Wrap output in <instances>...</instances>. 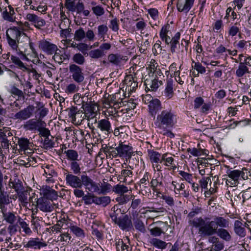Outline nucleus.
<instances>
[{
    "label": "nucleus",
    "mask_w": 251,
    "mask_h": 251,
    "mask_svg": "<svg viewBox=\"0 0 251 251\" xmlns=\"http://www.w3.org/2000/svg\"><path fill=\"white\" fill-rule=\"evenodd\" d=\"M175 123L173 113L171 111L163 110L157 116L154 126L158 133L173 138L175 135L168 128L172 127Z\"/></svg>",
    "instance_id": "obj_1"
},
{
    "label": "nucleus",
    "mask_w": 251,
    "mask_h": 251,
    "mask_svg": "<svg viewBox=\"0 0 251 251\" xmlns=\"http://www.w3.org/2000/svg\"><path fill=\"white\" fill-rule=\"evenodd\" d=\"M19 34L17 32L11 31L7 30L6 32V39L8 45L12 50L16 51L17 54L24 57H26L24 52L28 47V42L29 37H25L24 40H22V38L18 37Z\"/></svg>",
    "instance_id": "obj_2"
},
{
    "label": "nucleus",
    "mask_w": 251,
    "mask_h": 251,
    "mask_svg": "<svg viewBox=\"0 0 251 251\" xmlns=\"http://www.w3.org/2000/svg\"><path fill=\"white\" fill-rule=\"evenodd\" d=\"M3 221L9 224L7 230L12 236L17 232L20 228L18 225L21 217L16 212L8 211L7 208L1 210Z\"/></svg>",
    "instance_id": "obj_3"
},
{
    "label": "nucleus",
    "mask_w": 251,
    "mask_h": 251,
    "mask_svg": "<svg viewBox=\"0 0 251 251\" xmlns=\"http://www.w3.org/2000/svg\"><path fill=\"white\" fill-rule=\"evenodd\" d=\"M229 226V221L228 219H226L224 217L220 216H215L213 220H208V223L205 227V229L209 236L213 235L216 234L217 230L219 228V226L221 228H226Z\"/></svg>",
    "instance_id": "obj_4"
},
{
    "label": "nucleus",
    "mask_w": 251,
    "mask_h": 251,
    "mask_svg": "<svg viewBox=\"0 0 251 251\" xmlns=\"http://www.w3.org/2000/svg\"><path fill=\"white\" fill-rule=\"evenodd\" d=\"M36 207L44 212H50L58 207V204L46 198L40 197L37 199L36 204Z\"/></svg>",
    "instance_id": "obj_5"
},
{
    "label": "nucleus",
    "mask_w": 251,
    "mask_h": 251,
    "mask_svg": "<svg viewBox=\"0 0 251 251\" xmlns=\"http://www.w3.org/2000/svg\"><path fill=\"white\" fill-rule=\"evenodd\" d=\"M69 71L75 82L78 84L83 82L85 77L82 68L75 64H70Z\"/></svg>",
    "instance_id": "obj_6"
},
{
    "label": "nucleus",
    "mask_w": 251,
    "mask_h": 251,
    "mask_svg": "<svg viewBox=\"0 0 251 251\" xmlns=\"http://www.w3.org/2000/svg\"><path fill=\"white\" fill-rule=\"evenodd\" d=\"M68 116L72 122L75 125H79L86 118V115L82 110L76 107L72 106L68 110Z\"/></svg>",
    "instance_id": "obj_7"
},
{
    "label": "nucleus",
    "mask_w": 251,
    "mask_h": 251,
    "mask_svg": "<svg viewBox=\"0 0 251 251\" xmlns=\"http://www.w3.org/2000/svg\"><path fill=\"white\" fill-rule=\"evenodd\" d=\"M84 113L86 115V118L88 121L94 120V123L97 122V119L95 117L97 115V112L98 109L97 104L94 101H88L83 105Z\"/></svg>",
    "instance_id": "obj_8"
},
{
    "label": "nucleus",
    "mask_w": 251,
    "mask_h": 251,
    "mask_svg": "<svg viewBox=\"0 0 251 251\" xmlns=\"http://www.w3.org/2000/svg\"><path fill=\"white\" fill-rule=\"evenodd\" d=\"M118 153L119 157L125 158L126 161L129 160V163H131L133 159H131V156L133 153L132 148L127 145L124 144L123 142H120L118 146Z\"/></svg>",
    "instance_id": "obj_9"
},
{
    "label": "nucleus",
    "mask_w": 251,
    "mask_h": 251,
    "mask_svg": "<svg viewBox=\"0 0 251 251\" xmlns=\"http://www.w3.org/2000/svg\"><path fill=\"white\" fill-rule=\"evenodd\" d=\"M81 187L83 185L86 191L93 193L99 191V183L95 182L89 176L83 175H81Z\"/></svg>",
    "instance_id": "obj_10"
},
{
    "label": "nucleus",
    "mask_w": 251,
    "mask_h": 251,
    "mask_svg": "<svg viewBox=\"0 0 251 251\" xmlns=\"http://www.w3.org/2000/svg\"><path fill=\"white\" fill-rule=\"evenodd\" d=\"M39 48L48 55H52L56 53L57 50L60 51L56 45L46 40H43L39 42Z\"/></svg>",
    "instance_id": "obj_11"
},
{
    "label": "nucleus",
    "mask_w": 251,
    "mask_h": 251,
    "mask_svg": "<svg viewBox=\"0 0 251 251\" xmlns=\"http://www.w3.org/2000/svg\"><path fill=\"white\" fill-rule=\"evenodd\" d=\"M210 220L209 218L205 217L204 219L200 217L196 220L192 221V225L196 227H200L199 229V233L202 236H209L208 233L205 229V227L208 223V220Z\"/></svg>",
    "instance_id": "obj_12"
},
{
    "label": "nucleus",
    "mask_w": 251,
    "mask_h": 251,
    "mask_svg": "<svg viewBox=\"0 0 251 251\" xmlns=\"http://www.w3.org/2000/svg\"><path fill=\"white\" fill-rule=\"evenodd\" d=\"M65 180L67 185L73 188H81L82 178L70 173H66L65 174Z\"/></svg>",
    "instance_id": "obj_13"
},
{
    "label": "nucleus",
    "mask_w": 251,
    "mask_h": 251,
    "mask_svg": "<svg viewBox=\"0 0 251 251\" xmlns=\"http://www.w3.org/2000/svg\"><path fill=\"white\" fill-rule=\"evenodd\" d=\"M34 109V106L29 105L26 107L16 113L14 116V119L21 121L27 120L33 115Z\"/></svg>",
    "instance_id": "obj_14"
},
{
    "label": "nucleus",
    "mask_w": 251,
    "mask_h": 251,
    "mask_svg": "<svg viewBox=\"0 0 251 251\" xmlns=\"http://www.w3.org/2000/svg\"><path fill=\"white\" fill-rule=\"evenodd\" d=\"M29 192L25 188L17 194L12 196V199L15 200L18 198L19 201L23 207H27L29 204Z\"/></svg>",
    "instance_id": "obj_15"
},
{
    "label": "nucleus",
    "mask_w": 251,
    "mask_h": 251,
    "mask_svg": "<svg viewBox=\"0 0 251 251\" xmlns=\"http://www.w3.org/2000/svg\"><path fill=\"white\" fill-rule=\"evenodd\" d=\"M115 224L123 230L129 231L132 227L131 220L127 215L120 217Z\"/></svg>",
    "instance_id": "obj_16"
},
{
    "label": "nucleus",
    "mask_w": 251,
    "mask_h": 251,
    "mask_svg": "<svg viewBox=\"0 0 251 251\" xmlns=\"http://www.w3.org/2000/svg\"><path fill=\"white\" fill-rule=\"evenodd\" d=\"M25 19L37 29H41L42 27L46 25V21L44 19L34 14L28 13L26 15Z\"/></svg>",
    "instance_id": "obj_17"
},
{
    "label": "nucleus",
    "mask_w": 251,
    "mask_h": 251,
    "mask_svg": "<svg viewBox=\"0 0 251 251\" xmlns=\"http://www.w3.org/2000/svg\"><path fill=\"white\" fill-rule=\"evenodd\" d=\"M107 60L114 65L120 66L122 63L126 62L128 58L119 53H110L107 56Z\"/></svg>",
    "instance_id": "obj_18"
},
{
    "label": "nucleus",
    "mask_w": 251,
    "mask_h": 251,
    "mask_svg": "<svg viewBox=\"0 0 251 251\" xmlns=\"http://www.w3.org/2000/svg\"><path fill=\"white\" fill-rule=\"evenodd\" d=\"M41 191L43 195L42 198L50 199L52 201L58 198V195L57 192L49 186H43Z\"/></svg>",
    "instance_id": "obj_19"
},
{
    "label": "nucleus",
    "mask_w": 251,
    "mask_h": 251,
    "mask_svg": "<svg viewBox=\"0 0 251 251\" xmlns=\"http://www.w3.org/2000/svg\"><path fill=\"white\" fill-rule=\"evenodd\" d=\"M43 125V121L40 119H32L27 121L23 125L24 128L26 130L35 131L38 130L40 126Z\"/></svg>",
    "instance_id": "obj_20"
},
{
    "label": "nucleus",
    "mask_w": 251,
    "mask_h": 251,
    "mask_svg": "<svg viewBox=\"0 0 251 251\" xmlns=\"http://www.w3.org/2000/svg\"><path fill=\"white\" fill-rule=\"evenodd\" d=\"M194 1L195 0H185L182 1L181 0H178L176 5L178 11L187 13L193 6Z\"/></svg>",
    "instance_id": "obj_21"
},
{
    "label": "nucleus",
    "mask_w": 251,
    "mask_h": 251,
    "mask_svg": "<svg viewBox=\"0 0 251 251\" xmlns=\"http://www.w3.org/2000/svg\"><path fill=\"white\" fill-rule=\"evenodd\" d=\"M47 246V244L46 243L40 242L39 238H31L28 242L25 243L24 247L40 249L41 248L45 247Z\"/></svg>",
    "instance_id": "obj_22"
},
{
    "label": "nucleus",
    "mask_w": 251,
    "mask_h": 251,
    "mask_svg": "<svg viewBox=\"0 0 251 251\" xmlns=\"http://www.w3.org/2000/svg\"><path fill=\"white\" fill-rule=\"evenodd\" d=\"M97 123V127L101 131L108 135L112 132L111 123L107 119H102Z\"/></svg>",
    "instance_id": "obj_23"
},
{
    "label": "nucleus",
    "mask_w": 251,
    "mask_h": 251,
    "mask_svg": "<svg viewBox=\"0 0 251 251\" xmlns=\"http://www.w3.org/2000/svg\"><path fill=\"white\" fill-rule=\"evenodd\" d=\"M162 108L160 101L158 99L151 100L149 104V112L154 118L157 112Z\"/></svg>",
    "instance_id": "obj_24"
},
{
    "label": "nucleus",
    "mask_w": 251,
    "mask_h": 251,
    "mask_svg": "<svg viewBox=\"0 0 251 251\" xmlns=\"http://www.w3.org/2000/svg\"><path fill=\"white\" fill-rule=\"evenodd\" d=\"M10 198L7 192L4 191V187L0 188V210L7 208L5 205L9 204Z\"/></svg>",
    "instance_id": "obj_25"
},
{
    "label": "nucleus",
    "mask_w": 251,
    "mask_h": 251,
    "mask_svg": "<svg viewBox=\"0 0 251 251\" xmlns=\"http://www.w3.org/2000/svg\"><path fill=\"white\" fill-rule=\"evenodd\" d=\"M8 186L10 188L13 189L16 194L25 188L22 181L17 178L10 179Z\"/></svg>",
    "instance_id": "obj_26"
},
{
    "label": "nucleus",
    "mask_w": 251,
    "mask_h": 251,
    "mask_svg": "<svg viewBox=\"0 0 251 251\" xmlns=\"http://www.w3.org/2000/svg\"><path fill=\"white\" fill-rule=\"evenodd\" d=\"M45 174H43L46 178V182L48 184L53 183L55 180L53 177H56L57 173L53 169H50V167H46V169L44 170Z\"/></svg>",
    "instance_id": "obj_27"
},
{
    "label": "nucleus",
    "mask_w": 251,
    "mask_h": 251,
    "mask_svg": "<svg viewBox=\"0 0 251 251\" xmlns=\"http://www.w3.org/2000/svg\"><path fill=\"white\" fill-rule=\"evenodd\" d=\"M234 231L235 233L241 237L246 236V230L243 226V223L239 221L236 220L234 223Z\"/></svg>",
    "instance_id": "obj_28"
},
{
    "label": "nucleus",
    "mask_w": 251,
    "mask_h": 251,
    "mask_svg": "<svg viewBox=\"0 0 251 251\" xmlns=\"http://www.w3.org/2000/svg\"><path fill=\"white\" fill-rule=\"evenodd\" d=\"M118 95V94H115L108 97L104 101L105 104L109 106H113L116 105H118L119 107L121 106L122 104L124 102L122 100L120 102L117 100L116 98Z\"/></svg>",
    "instance_id": "obj_29"
},
{
    "label": "nucleus",
    "mask_w": 251,
    "mask_h": 251,
    "mask_svg": "<svg viewBox=\"0 0 251 251\" xmlns=\"http://www.w3.org/2000/svg\"><path fill=\"white\" fill-rule=\"evenodd\" d=\"M7 30H11V31H15L18 33L19 35L18 36V37L22 38V36L23 39L24 40V38L25 37H28L26 34L24 33L25 31H27L28 30L25 28V27L22 25L20 23H19V26H13L10 27Z\"/></svg>",
    "instance_id": "obj_30"
},
{
    "label": "nucleus",
    "mask_w": 251,
    "mask_h": 251,
    "mask_svg": "<svg viewBox=\"0 0 251 251\" xmlns=\"http://www.w3.org/2000/svg\"><path fill=\"white\" fill-rule=\"evenodd\" d=\"M148 155L152 163H158L159 162H162V155L158 152L153 150H149Z\"/></svg>",
    "instance_id": "obj_31"
},
{
    "label": "nucleus",
    "mask_w": 251,
    "mask_h": 251,
    "mask_svg": "<svg viewBox=\"0 0 251 251\" xmlns=\"http://www.w3.org/2000/svg\"><path fill=\"white\" fill-rule=\"evenodd\" d=\"M216 234H217L220 238L226 242H228L231 239V236L230 233L225 228H219L217 230Z\"/></svg>",
    "instance_id": "obj_32"
},
{
    "label": "nucleus",
    "mask_w": 251,
    "mask_h": 251,
    "mask_svg": "<svg viewBox=\"0 0 251 251\" xmlns=\"http://www.w3.org/2000/svg\"><path fill=\"white\" fill-rule=\"evenodd\" d=\"M125 81L128 87V91L129 92H133L138 86V83L134 80L133 77L131 75L127 76L125 79Z\"/></svg>",
    "instance_id": "obj_33"
},
{
    "label": "nucleus",
    "mask_w": 251,
    "mask_h": 251,
    "mask_svg": "<svg viewBox=\"0 0 251 251\" xmlns=\"http://www.w3.org/2000/svg\"><path fill=\"white\" fill-rule=\"evenodd\" d=\"M170 25L169 24L164 25L161 28L160 32V37L161 40L165 42L168 43L170 42V37L167 35V33L169 31Z\"/></svg>",
    "instance_id": "obj_34"
},
{
    "label": "nucleus",
    "mask_w": 251,
    "mask_h": 251,
    "mask_svg": "<svg viewBox=\"0 0 251 251\" xmlns=\"http://www.w3.org/2000/svg\"><path fill=\"white\" fill-rule=\"evenodd\" d=\"M180 33L178 32L171 39L170 38V42H168V43H166L167 45L171 44V51L172 53H174L176 51V49L177 47V45L178 44V40L180 39Z\"/></svg>",
    "instance_id": "obj_35"
},
{
    "label": "nucleus",
    "mask_w": 251,
    "mask_h": 251,
    "mask_svg": "<svg viewBox=\"0 0 251 251\" xmlns=\"http://www.w3.org/2000/svg\"><path fill=\"white\" fill-rule=\"evenodd\" d=\"M67 158L72 161H79L80 160L78 152L74 150H68L65 151Z\"/></svg>",
    "instance_id": "obj_36"
},
{
    "label": "nucleus",
    "mask_w": 251,
    "mask_h": 251,
    "mask_svg": "<svg viewBox=\"0 0 251 251\" xmlns=\"http://www.w3.org/2000/svg\"><path fill=\"white\" fill-rule=\"evenodd\" d=\"M112 212L110 214V217L112 220L115 223L120 217L122 213V211L120 208H119L118 205H114L111 209Z\"/></svg>",
    "instance_id": "obj_37"
},
{
    "label": "nucleus",
    "mask_w": 251,
    "mask_h": 251,
    "mask_svg": "<svg viewBox=\"0 0 251 251\" xmlns=\"http://www.w3.org/2000/svg\"><path fill=\"white\" fill-rule=\"evenodd\" d=\"M108 27L105 25H101L98 26L97 34L99 37L102 39L103 41H105V35L107 34L108 31Z\"/></svg>",
    "instance_id": "obj_38"
},
{
    "label": "nucleus",
    "mask_w": 251,
    "mask_h": 251,
    "mask_svg": "<svg viewBox=\"0 0 251 251\" xmlns=\"http://www.w3.org/2000/svg\"><path fill=\"white\" fill-rule=\"evenodd\" d=\"M145 83L147 86H149L152 91H155L158 88L159 85L162 84V81H158L155 78L151 80L146 79L145 81Z\"/></svg>",
    "instance_id": "obj_39"
},
{
    "label": "nucleus",
    "mask_w": 251,
    "mask_h": 251,
    "mask_svg": "<svg viewBox=\"0 0 251 251\" xmlns=\"http://www.w3.org/2000/svg\"><path fill=\"white\" fill-rule=\"evenodd\" d=\"M164 161V165L166 166H172L173 168L176 166L174 162V159L172 156H169V153H166L162 155V162Z\"/></svg>",
    "instance_id": "obj_40"
},
{
    "label": "nucleus",
    "mask_w": 251,
    "mask_h": 251,
    "mask_svg": "<svg viewBox=\"0 0 251 251\" xmlns=\"http://www.w3.org/2000/svg\"><path fill=\"white\" fill-rule=\"evenodd\" d=\"M88 99L84 96H81L79 93L75 94L74 96V101L75 103L78 105H82L83 108V105H84L88 101Z\"/></svg>",
    "instance_id": "obj_41"
},
{
    "label": "nucleus",
    "mask_w": 251,
    "mask_h": 251,
    "mask_svg": "<svg viewBox=\"0 0 251 251\" xmlns=\"http://www.w3.org/2000/svg\"><path fill=\"white\" fill-rule=\"evenodd\" d=\"M10 57L12 62L13 63L17 68L22 70L23 71L27 70V68L25 66L24 63L21 61L18 57L11 55Z\"/></svg>",
    "instance_id": "obj_42"
},
{
    "label": "nucleus",
    "mask_w": 251,
    "mask_h": 251,
    "mask_svg": "<svg viewBox=\"0 0 251 251\" xmlns=\"http://www.w3.org/2000/svg\"><path fill=\"white\" fill-rule=\"evenodd\" d=\"M249 73V69L247 66L245 65L243 62H240L238 68L236 71V75L240 77L243 76L245 74Z\"/></svg>",
    "instance_id": "obj_43"
},
{
    "label": "nucleus",
    "mask_w": 251,
    "mask_h": 251,
    "mask_svg": "<svg viewBox=\"0 0 251 251\" xmlns=\"http://www.w3.org/2000/svg\"><path fill=\"white\" fill-rule=\"evenodd\" d=\"M15 14L14 9L10 8V11L8 12L7 10L3 11L2 13V17L5 20L10 22H13L15 18L13 16Z\"/></svg>",
    "instance_id": "obj_44"
},
{
    "label": "nucleus",
    "mask_w": 251,
    "mask_h": 251,
    "mask_svg": "<svg viewBox=\"0 0 251 251\" xmlns=\"http://www.w3.org/2000/svg\"><path fill=\"white\" fill-rule=\"evenodd\" d=\"M88 55L91 58L98 59L104 56L105 53H103L99 48L90 50L88 53Z\"/></svg>",
    "instance_id": "obj_45"
},
{
    "label": "nucleus",
    "mask_w": 251,
    "mask_h": 251,
    "mask_svg": "<svg viewBox=\"0 0 251 251\" xmlns=\"http://www.w3.org/2000/svg\"><path fill=\"white\" fill-rule=\"evenodd\" d=\"M111 201L110 198L108 196H103L100 197H96L95 204L101 205L105 207L107 206Z\"/></svg>",
    "instance_id": "obj_46"
},
{
    "label": "nucleus",
    "mask_w": 251,
    "mask_h": 251,
    "mask_svg": "<svg viewBox=\"0 0 251 251\" xmlns=\"http://www.w3.org/2000/svg\"><path fill=\"white\" fill-rule=\"evenodd\" d=\"M18 144L20 147V149L21 151H25L29 149L30 143L28 139L25 138H21L19 139Z\"/></svg>",
    "instance_id": "obj_47"
},
{
    "label": "nucleus",
    "mask_w": 251,
    "mask_h": 251,
    "mask_svg": "<svg viewBox=\"0 0 251 251\" xmlns=\"http://www.w3.org/2000/svg\"><path fill=\"white\" fill-rule=\"evenodd\" d=\"M113 191L116 194L122 195L128 192L127 187L123 184H117L113 187Z\"/></svg>",
    "instance_id": "obj_48"
},
{
    "label": "nucleus",
    "mask_w": 251,
    "mask_h": 251,
    "mask_svg": "<svg viewBox=\"0 0 251 251\" xmlns=\"http://www.w3.org/2000/svg\"><path fill=\"white\" fill-rule=\"evenodd\" d=\"M150 243L153 246L161 249L166 248L167 245V244L165 242L157 238L152 239L150 241Z\"/></svg>",
    "instance_id": "obj_49"
},
{
    "label": "nucleus",
    "mask_w": 251,
    "mask_h": 251,
    "mask_svg": "<svg viewBox=\"0 0 251 251\" xmlns=\"http://www.w3.org/2000/svg\"><path fill=\"white\" fill-rule=\"evenodd\" d=\"M85 37V32L82 27H79L75 31L74 40L77 41H81Z\"/></svg>",
    "instance_id": "obj_50"
},
{
    "label": "nucleus",
    "mask_w": 251,
    "mask_h": 251,
    "mask_svg": "<svg viewBox=\"0 0 251 251\" xmlns=\"http://www.w3.org/2000/svg\"><path fill=\"white\" fill-rule=\"evenodd\" d=\"M165 94L168 99L171 98L174 95L173 84L171 80L168 81L165 90Z\"/></svg>",
    "instance_id": "obj_51"
},
{
    "label": "nucleus",
    "mask_w": 251,
    "mask_h": 251,
    "mask_svg": "<svg viewBox=\"0 0 251 251\" xmlns=\"http://www.w3.org/2000/svg\"><path fill=\"white\" fill-rule=\"evenodd\" d=\"M13 235H10V237H6L5 238V242L6 243L8 244V247L10 248H19L20 245L18 241H16V238L12 237Z\"/></svg>",
    "instance_id": "obj_52"
},
{
    "label": "nucleus",
    "mask_w": 251,
    "mask_h": 251,
    "mask_svg": "<svg viewBox=\"0 0 251 251\" xmlns=\"http://www.w3.org/2000/svg\"><path fill=\"white\" fill-rule=\"evenodd\" d=\"M192 68L195 69L198 71V74H203L205 72V68L202 66L201 63L199 62H195L194 60H192Z\"/></svg>",
    "instance_id": "obj_53"
},
{
    "label": "nucleus",
    "mask_w": 251,
    "mask_h": 251,
    "mask_svg": "<svg viewBox=\"0 0 251 251\" xmlns=\"http://www.w3.org/2000/svg\"><path fill=\"white\" fill-rule=\"evenodd\" d=\"M46 124L43 121V125L42 126H40L38 131L40 132L39 135L41 136L44 137L45 138L48 137L50 134V132L49 129L46 128Z\"/></svg>",
    "instance_id": "obj_54"
},
{
    "label": "nucleus",
    "mask_w": 251,
    "mask_h": 251,
    "mask_svg": "<svg viewBox=\"0 0 251 251\" xmlns=\"http://www.w3.org/2000/svg\"><path fill=\"white\" fill-rule=\"evenodd\" d=\"M178 174L181 176L182 179L185 180L190 183L193 181V177L192 174L182 171H179Z\"/></svg>",
    "instance_id": "obj_55"
},
{
    "label": "nucleus",
    "mask_w": 251,
    "mask_h": 251,
    "mask_svg": "<svg viewBox=\"0 0 251 251\" xmlns=\"http://www.w3.org/2000/svg\"><path fill=\"white\" fill-rule=\"evenodd\" d=\"M97 196L94 195H85L83 197L82 200L85 204H91L92 203H95Z\"/></svg>",
    "instance_id": "obj_56"
},
{
    "label": "nucleus",
    "mask_w": 251,
    "mask_h": 251,
    "mask_svg": "<svg viewBox=\"0 0 251 251\" xmlns=\"http://www.w3.org/2000/svg\"><path fill=\"white\" fill-rule=\"evenodd\" d=\"M75 0H65V7L69 11L74 12L76 10Z\"/></svg>",
    "instance_id": "obj_57"
},
{
    "label": "nucleus",
    "mask_w": 251,
    "mask_h": 251,
    "mask_svg": "<svg viewBox=\"0 0 251 251\" xmlns=\"http://www.w3.org/2000/svg\"><path fill=\"white\" fill-rule=\"evenodd\" d=\"M18 223L20 225L21 227L23 228V231L26 234H30L32 233L31 229L29 228L28 225L21 218Z\"/></svg>",
    "instance_id": "obj_58"
},
{
    "label": "nucleus",
    "mask_w": 251,
    "mask_h": 251,
    "mask_svg": "<svg viewBox=\"0 0 251 251\" xmlns=\"http://www.w3.org/2000/svg\"><path fill=\"white\" fill-rule=\"evenodd\" d=\"M132 196L130 197L129 195L122 194L120 195V196L116 199V201L119 204H123L126 203L130 199H132Z\"/></svg>",
    "instance_id": "obj_59"
},
{
    "label": "nucleus",
    "mask_w": 251,
    "mask_h": 251,
    "mask_svg": "<svg viewBox=\"0 0 251 251\" xmlns=\"http://www.w3.org/2000/svg\"><path fill=\"white\" fill-rule=\"evenodd\" d=\"M74 62L78 65H83L85 62V58L83 55L80 53L75 54L72 58Z\"/></svg>",
    "instance_id": "obj_60"
},
{
    "label": "nucleus",
    "mask_w": 251,
    "mask_h": 251,
    "mask_svg": "<svg viewBox=\"0 0 251 251\" xmlns=\"http://www.w3.org/2000/svg\"><path fill=\"white\" fill-rule=\"evenodd\" d=\"M70 229L71 231L77 237H83L84 236L83 230L77 226H71Z\"/></svg>",
    "instance_id": "obj_61"
},
{
    "label": "nucleus",
    "mask_w": 251,
    "mask_h": 251,
    "mask_svg": "<svg viewBox=\"0 0 251 251\" xmlns=\"http://www.w3.org/2000/svg\"><path fill=\"white\" fill-rule=\"evenodd\" d=\"M111 188V185L108 183H104L101 186L99 185V191L96 193L98 194H105L110 191Z\"/></svg>",
    "instance_id": "obj_62"
},
{
    "label": "nucleus",
    "mask_w": 251,
    "mask_h": 251,
    "mask_svg": "<svg viewBox=\"0 0 251 251\" xmlns=\"http://www.w3.org/2000/svg\"><path fill=\"white\" fill-rule=\"evenodd\" d=\"M70 167L71 170L73 171L74 174L78 175L80 173L81 169L80 165L77 161H72L70 163Z\"/></svg>",
    "instance_id": "obj_63"
},
{
    "label": "nucleus",
    "mask_w": 251,
    "mask_h": 251,
    "mask_svg": "<svg viewBox=\"0 0 251 251\" xmlns=\"http://www.w3.org/2000/svg\"><path fill=\"white\" fill-rule=\"evenodd\" d=\"M116 246L117 251H128V246L121 239H119L116 242Z\"/></svg>",
    "instance_id": "obj_64"
}]
</instances>
